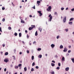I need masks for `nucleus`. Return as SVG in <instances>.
Here are the masks:
<instances>
[{
  "instance_id": "1",
  "label": "nucleus",
  "mask_w": 74,
  "mask_h": 74,
  "mask_svg": "<svg viewBox=\"0 0 74 74\" xmlns=\"http://www.w3.org/2000/svg\"><path fill=\"white\" fill-rule=\"evenodd\" d=\"M49 17L50 18L49 19V21L51 22L52 20V16L51 14H50L49 15Z\"/></svg>"
},
{
  "instance_id": "2",
  "label": "nucleus",
  "mask_w": 74,
  "mask_h": 74,
  "mask_svg": "<svg viewBox=\"0 0 74 74\" xmlns=\"http://www.w3.org/2000/svg\"><path fill=\"white\" fill-rule=\"evenodd\" d=\"M37 12H38V13H39V14L40 16H41L42 15V13H41V11H38Z\"/></svg>"
},
{
  "instance_id": "3",
  "label": "nucleus",
  "mask_w": 74,
  "mask_h": 74,
  "mask_svg": "<svg viewBox=\"0 0 74 74\" xmlns=\"http://www.w3.org/2000/svg\"><path fill=\"white\" fill-rule=\"evenodd\" d=\"M66 21V16H65L63 20V22L64 23Z\"/></svg>"
},
{
  "instance_id": "4",
  "label": "nucleus",
  "mask_w": 74,
  "mask_h": 74,
  "mask_svg": "<svg viewBox=\"0 0 74 74\" xmlns=\"http://www.w3.org/2000/svg\"><path fill=\"white\" fill-rule=\"evenodd\" d=\"M63 51L65 52H67V48L65 47Z\"/></svg>"
},
{
  "instance_id": "5",
  "label": "nucleus",
  "mask_w": 74,
  "mask_h": 74,
  "mask_svg": "<svg viewBox=\"0 0 74 74\" xmlns=\"http://www.w3.org/2000/svg\"><path fill=\"white\" fill-rule=\"evenodd\" d=\"M51 47H52V48H53L55 47V45H53V44H52L51 45Z\"/></svg>"
},
{
  "instance_id": "6",
  "label": "nucleus",
  "mask_w": 74,
  "mask_h": 74,
  "mask_svg": "<svg viewBox=\"0 0 74 74\" xmlns=\"http://www.w3.org/2000/svg\"><path fill=\"white\" fill-rule=\"evenodd\" d=\"M74 18H71L69 20V21H73V20H74Z\"/></svg>"
},
{
  "instance_id": "7",
  "label": "nucleus",
  "mask_w": 74,
  "mask_h": 74,
  "mask_svg": "<svg viewBox=\"0 0 74 74\" xmlns=\"http://www.w3.org/2000/svg\"><path fill=\"white\" fill-rule=\"evenodd\" d=\"M69 25H71L73 24V22H69Z\"/></svg>"
},
{
  "instance_id": "8",
  "label": "nucleus",
  "mask_w": 74,
  "mask_h": 74,
  "mask_svg": "<svg viewBox=\"0 0 74 74\" xmlns=\"http://www.w3.org/2000/svg\"><path fill=\"white\" fill-rule=\"evenodd\" d=\"M33 28L32 27H29V30H32V29H33Z\"/></svg>"
},
{
  "instance_id": "9",
  "label": "nucleus",
  "mask_w": 74,
  "mask_h": 74,
  "mask_svg": "<svg viewBox=\"0 0 74 74\" xmlns=\"http://www.w3.org/2000/svg\"><path fill=\"white\" fill-rule=\"evenodd\" d=\"M69 70V67H67V68H66V69H65V70L66 71H68V70Z\"/></svg>"
},
{
  "instance_id": "10",
  "label": "nucleus",
  "mask_w": 74,
  "mask_h": 74,
  "mask_svg": "<svg viewBox=\"0 0 74 74\" xmlns=\"http://www.w3.org/2000/svg\"><path fill=\"white\" fill-rule=\"evenodd\" d=\"M60 49H62L63 48V45H61L60 47Z\"/></svg>"
},
{
  "instance_id": "11",
  "label": "nucleus",
  "mask_w": 74,
  "mask_h": 74,
  "mask_svg": "<svg viewBox=\"0 0 74 74\" xmlns=\"http://www.w3.org/2000/svg\"><path fill=\"white\" fill-rule=\"evenodd\" d=\"M21 23H25V21H23V20L21 19Z\"/></svg>"
},
{
  "instance_id": "12",
  "label": "nucleus",
  "mask_w": 74,
  "mask_h": 74,
  "mask_svg": "<svg viewBox=\"0 0 74 74\" xmlns=\"http://www.w3.org/2000/svg\"><path fill=\"white\" fill-rule=\"evenodd\" d=\"M31 27H32L33 29V28H35L36 27V26L35 25H32Z\"/></svg>"
},
{
  "instance_id": "13",
  "label": "nucleus",
  "mask_w": 74,
  "mask_h": 74,
  "mask_svg": "<svg viewBox=\"0 0 74 74\" xmlns=\"http://www.w3.org/2000/svg\"><path fill=\"white\" fill-rule=\"evenodd\" d=\"M37 35H38V34H37V31H36V32H35V36H37Z\"/></svg>"
},
{
  "instance_id": "14",
  "label": "nucleus",
  "mask_w": 74,
  "mask_h": 74,
  "mask_svg": "<svg viewBox=\"0 0 74 74\" xmlns=\"http://www.w3.org/2000/svg\"><path fill=\"white\" fill-rule=\"evenodd\" d=\"M8 61V60L7 59H5L4 60V62H7Z\"/></svg>"
},
{
  "instance_id": "15",
  "label": "nucleus",
  "mask_w": 74,
  "mask_h": 74,
  "mask_svg": "<svg viewBox=\"0 0 74 74\" xmlns=\"http://www.w3.org/2000/svg\"><path fill=\"white\" fill-rule=\"evenodd\" d=\"M19 37H21L22 36V33H19Z\"/></svg>"
},
{
  "instance_id": "16",
  "label": "nucleus",
  "mask_w": 74,
  "mask_h": 74,
  "mask_svg": "<svg viewBox=\"0 0 74 74\" xmlns=\"http://www.w3.org/2000/svg\"><path fill=\"white\" fill-rule=\"evenodd\" d=\"M5 55H8V52H6L5 53Z\"/></svg>"
},
{
  "instance_id": "17",
  "label": "nucleus",
  "mask_w": 74,
  "mask_h": 74,
  "mask_svg": "<svg viewBox=\"0 0 74 74\" xmlns=\"http://www.w3.org/2000/svg\"><path fill=\"white\" fill-rule=\"evenodd\" d=\"M24 70L25 71H27V68L26 67H25L24 68Z\"/></svg>"
},
{
  "instance_id": "18",
  "label": "nucleus",
  "mask_w": 74,
  "mask_h": 74,
  "mask_svg": "<svg viewBox=\"0 0 74 74\" xmlns=\"http://www.w3.org/2000/svg\"><path fill=\"white\" fill-rule=\"evenodd\" d=\"M51 64L52 66L53 67V66H55V64L53 63H51Z\"/></svg>"
},
{
  "instance_id": "19",
  "label": "nucleus",
  "mask_w": 74,
  "mask_h": 74,
  "mask_svg": "<svg viewBox=\"0 0 74 74\" xmlns=\"http://www.w3.org/2000/svg\"><path fill=\"white\" fill-rule=\"evenodd\" d=\"M73 63H74V58H72L71 59Z\"/></svg>"
},
{
  "instance_id": "20",
  "label": "nucleus",
  "mask_w": 74,
  "mask_h": 74,
  "mask_svg": "<svg viewBox=\"0 0 74 74\" xmlns=\"http://www.w3.org/2000/svg\"><path fill=\"white\" fill-rule=\"evenodd\" d=\"M17 35H18V34L16 32H15L14 33V35L15 36H17Z\"/></svg>"
},
{
  "instance_id": "21",
  "label": "nucleus",
  "mask_w": 74,
  "mask_h": 74,
  "mask_svg": "<svg viewBox=\"0 0 74 74\" xmlns=\"http://www.w3.org/2000/svg\"><path fill=\"white\" fill-rule=\"evenodd\" d=\"M37 3H41V1H37Z\"/></svg>"
},
{
  "instance_id": "22",
  "label": "nucleus",
  "mask_w": 74,
  "mask_h": 74,
  "mask_svg": "<svg viewBox=\"0 0 74 74\" xmlns=\"http://www.w3.org/2000/svg\"><path fill=\"white\" fill-rule=\"evenodd\" d=\"M48 8H49V10H51V9L52 8L51 6H49L48 7Z\"/></svg>"
},
{
  "instance_id": "23",
  "label": "nucleus",
  "mask_w": 74,
  "mask_h": 74,
  "mask_svg": "<svg viewBox=\"0 0 74 74\" xmlns=\"http://www.w3.org/2000/svg\"><path fill=\"white\" fill-rule=\"evenodd\" d=\"M64 59H65L64 57H63L62 58V61H64Z\"/></svg>"
},
{
  "instance_id": "24",
  "label": "nucleus",
  "mask_w": 74,
  "mask_h": 74,
  "mask_svg": "<svg viewBox=\"0 0 74 74\" xmlns=\"http://www.w3.org/2000/svg\"><path fill=\"white\" fill-rule=\"evenodd\" d=\"M38 57L39 58H41L42 57V55H39L38 56Z\"/></svg>"
},
{
  "instance_id": "25",
  "label": "nucleus",
  "mask_w": 74,
  "mask_h": 74,
  "mask_svg": "<svg viewBox=\"0 0 74 74\" xmlns=\"http://www.w3.org/2000/svg\"><path fill=\"white\" fill-rule=\"evenodd\" d=\"M47 11H50L51 12V10L50 9H49V8H47Z\"/></svg>"
},
{
  "instance_id": "26",
  "label": "nucleus",
  "mask_w": 74,
  "mask_h": 74,
  "mask_svg": "<svg viewBox=\"0 0 74 74\" xmlns=\"http://www.w3.org/2000/svg\"><path fill=\"white\" fill-rule=\"evenodd\" d=\"M34 65H35V63H34V62L32 64V66H34Z\"/></svg>"
},
{
  "instance_id": "27",
  "label": "nucleus",
  "mask_w": 74,
  "mask_h": 74,
  "mask_svg": "<svg viewBox=\"0 0 74 74\" xmlns=\"http://www.w3.org/2000/svg\"><path fill=\"white\" fill-rule=\"evenodd\" d=\"M32 60H34V56H32Z\"/></svg>"
},
{
  "instance_id": "28",
  "label": "nucleus",
  "mask_w": 74,
  "mask_h": 74,
  "mask_svg": "<svg viewBox=\"0 0 74 74\" xmlns=\"http://www.w3.org/2000/svg\"><path fill=\"white\" fill-rule=\"evenodd\" d=\"M54 15H58V13L57 12H56L54 13Z\"/></svg>"
},
{
  "instance_id": "29",
  "label": "nucleus",
  "mask_w": 74,
  "mask_h": 74,
  "mask_svg": "<svg viewBox=\"0 0 74 74\" xmlns=\"http://www.w3.org/2000/svg\"><path fill=\"white\" fill-rule=\"evenodd\" d=\"M27 37L28 39H29V35L28 34L27 35Z\"/></svg>"
},
{
  "instance_id": "30",
  "label": "nucleus",
  "mask_w": 74,
  "mask_h": 74,
  "mask_svg": "<svg viewBox=\"0 0 74 74\" xmlns=\"http://www.w3.org/2000/svg\"><path fill=\"white\" fill-rule=\"evenodd\" d=\"M11 27H8V29H9V30H11Z\"/></svg>"
},
{
  "instance_id": "31",
  "label": "nucleus",
  "mask_w": 74,
  "mask_h": 74,
  "mask_svg": "<svg viewBox=\"0 0 74 74\" xmlns=\"http://www.w3.org/2000/svg\"><path fill=\"white\" fill-rule=\"evenodd\" d=\"M39 30L40 31V32H41V31H42V29H41L40 28H39Z\"/></svg>"
},
{
  "instance_id": "32",
  "label": "nucleus",
  "mask_w": 74,
  "mask_h": 74,
  "mask_svg": "<svg viewBox=\"0 0 74 74\" xmlns=\"http://www.w3.org/2000/svg\"><path fill=\"white\" fill-rule=\"evenodd\" d=\"M41 50V49L40 48H38V51H40Z\"/></svg>"
},
{
  "instance_id": "33",
  "label": "nucleus",
  "mask_w": 74,
  "mask_h": 74,
  "mask_svg": "<svg viewBox=\"0 0 74 74\" xmlns=\"http://www.w3.org/2000/svg\"><path fill=\"white\" fill-rule=\"evenodd\" d=\"M12 57L14 58L13 59H14V60H15V56H13Z\"/></svg>"
},
{
  "instance_id": "34",
  "label": "nucleus",
  "mask_w": 74,
  "mask_h": 74,
  "mask_svg": "<svg viewBox=\"0 0 74 74\" xmlns=\"http://www.w3.org/2000/svg\"><path fill=\"white\" fill-rule=\"evenodd\" d=\"M65 30V31H66V32H68V31H69V29H66Z\"/></svg>"
},
{
  "instance_id": "35",
  "label": "nucleus",
  "mask_w": 74,
  "mask_h": 74,
  "mask_svg": "<svg viewBox=\"0 0 74 74\" xmlns=\"http://www.w3.org/2000/svg\"><path fill=\"white\" fill-rule=\"evenodd\" d=\"M60 69V67H58L56 68V69H57V70H59Z\"/></svg>"
},
{
  "instance_id": "36",
  "label": "nucleus",
  "mask_w": 74,
  "mask_h": 74,
  "mask_svg": "<svg viewBox=\"0 0 74 74\" xmlns=\"http://www.w3.org/2000/svg\"><path fill=\"white\" fill-rule=\"evenodd\" d=\"M18 67L19 66H15V69H18Z\"/></svg>"
},
{
  "instance_id": "37",
  "label": "nucleus",
  "mask_w": 74,
  "mask_h": 74,
  "mask_svg": "<svg viewBox=\"0 0 74 74\" xmlns=\"http://www.w3.org/2000/svg\"><path fill=\"white\" fill-rule=\"evenodd\" d=\"M31 71H34V69L33 68H32L31 69Z\"/></svg>"
},
{
  "instance_id": "38",
  "label": "nucleus",
  "mask_w": 74,
  "mask_h": 74,
  "mask_svg": "<svg viewBox=\"0 0 74 74\" xmlns=\"http://www.w3.org/2000/svg\"><path fill=\"white\" fill-rule=\"evenodd\" d=\"M21 66H22V64H18V67H21Z\"/></svg>"
},
{
  "instance_id": "39",
  "label": "nucleus",
  "mask_w": 74,
  "mask_h": 74,
  "mask_svg": "<svg viewBox=\"0 0 74 74\" xmlns=\"http://www.w3.org/2000/svg\"><path fill=\"white\" fill-rule=\"evenodd\" d=\"M2 21L3 22H4L5 21V18H3L2 19Z\"/></svg>"
},
{
  "instance_id": "40",
  "label": "nucleus",
  "mask_w": 74,
  "mask_h": 74,
  "mask_svg": "<svg viewBox=\"0 0 74 74\" xmlns=\"http://www.w3.org/2000/svg\"><path fill=\"white\" fill-rule=\"evenodd\" d=\"M58 66H59V67H60V63H59L58 64Z\"/></svg>"
},
{
  "instance_id": "41",
  "label": "nucleus",
  "mask_w": 74,
  "mask_h": 74,
  "mask_svg": "<svg viewBox=\"0 0 74 74\" xmlns=\"http://www.w3.org/2000/svg\"><path fill=\"white\" fill-rule=\"evenodd\" d=\"M2 10H5V8L3 7L2 8Z\"/></svg>"
},
{
  "instance_id": "42",
  "label": "nucleus",
  "mask_w": 74,
  "mask_h": 74,
  "mask_svg": "<svg viewBox=\"0 0 74 74\" xmlns=\"http://www.w3.org/2000/svg\"><path fill=\"white\" fill-rule=\"evenodd\" d=\"M52 63H53V62L54 63H55V62L53 60H52Z\"/></svg>"
},
{
  "instance_id": "43",
  "label": "nucleus",
  "mask_w": 74,
  "mask_h": 74,
  "mask_svg": "<svg viewBox=\"0 0 74 74\" xmlns=\"http://www.w3.org/2000/svg\"><path fill=\"white\" fill-rule=\"evenodd\" d=\"M0 31L2 32V31L1 30V27H0Z\"/></svg>"
},
{
  "instance_id": "44",
  "label": "nucleus",
  "mask_w": 74,
  "mask_h": 74,
  "mask_svg": "<svg viewBox=\"0 0 74 74\" xmlns=\"http://www.w3.org/2000/svg\"><path fill=\"white\" fill-rule=\"evenodd\" d=\"M36 68L37 69H38V66H36Z\"/></svg>"
},
{
  "instance_id": "45",
  "label": "nucleus",
  "mask_w": 74,
  "mask_h": 74,
  "mask_svg": "<svg viewBox=\"0 0 74 74\" xmlns=\"http://www.w3.org/2000/svg\"><path fill=\"white\" fill-rule=\"evenodd\" d=\"M59 38V36H57V39H58V38Z\"/></svg>"
},
{
  "instance_id": "46",
  "label": "nucleus",
  "mask_w": 74,
  "mask_h": 74,
  "mask_svg": "<svg viewBox=\"0 0 74 74\" xmlns=\"http://www.w3.org/2000/svg\"><path fill=\"white\" fill-rule=\"evenodd\" d=\"M27 53H29V50H27Z\"/></svg>"
},
{
  "instance_id": "47",
  "label": "nucleus",
  "mask_w": 74,
  "mask_h": 74,
  "mask_svg": "<svg viewBox=\"0 0 74 74\" xmlns=\"http://www.w3.org/2000/svg\"><path fill=\"white\" fill-rule=\"evenodd\" d=\"M71 11H74V8L72 9L71 10Z\"/></svg>"
},
{
  "instance_id": "48",
  "label": "nucleus",
  "mask_w": 74,
  "mask_h": 74,
  "mask_svg": "<svg viewBox=\"0 0 74 74\" xmlns=\"http://www.w3.org/2000/svg\"><path fill=\"white\" fill-rule=\"evenodd\" d=\"M61 10L63 11V10H64V8H61Z\"/></svg>"
},
{
  "instance_id": "49",
  "label": "nucleus",
  "mask_w": 74,
  "mask_h": 74,
  "mask_svg": "<svg viewBox=\"0 0 74 74\" xmlns=\"http://www.w3.org/2000/svg\"><path fill=\"white\" fill-rule=\"evenodd\" d=\"M70 52H71V50H70L68 51V53H69Z\"/></svg>"
},
{
  "instance_id": "50",
  "label": "nucleus",
  "mask_w": 74,
  "mask_h": 74,
  "mask_svg": "<svg viewBox=\"0 0 74 74\" xmlns=\"http://www.w3.org/2000/svg\"><path fill=\"white\" fill-rule=\"evenodd\" d=\"M52 74H55V72H54V71H53L52 73Z\"/></svg>"
},
{
  "instance_id": "51",
  "label": "nucleus",
  "mask_w": 74,
  "mask_h": 74,
  "mask_svg": "<svg viewBox=\"0 0 74 74\" xmlns=\"http://www.w3.org/2000/svg\"><path fill=\"white\" fill-rule=\"evenodd\" d=\"M7 70V69L6 68H5L4 69V71H5Z\"/></svg>"
},
{
  "instance_id": "52",
  "label": "nucleus",
  "mask_w": 74,
  "mask_h": 74,
  "mask_svg": "<svg viewBox=\"0 0 74 74\" xmlns=\"http://www.w3.org/2000/svg\"><path fill=\"white\" fill-rule=\"evenodd\" d=\"M25 33H27V30H25Z\"/></svg>"
},
{
  "instance_id": "53",
  "label": "nucleus",
  "mask_w": 74,
  "mask_h": 74,
  "mask_svg": "<svg viewBox=\"0 0 74 74\" xmlns=\"http://www.w3.org/2000/svg\"><path fill=\"white\" fill-rule=\"evenodd\" d=\"M36 41H35V42H33V44H36Z\"/></svg>"
},
{
  "instance_id": "54",
  "label": "nucleus",
  "mask_w": 74,
  "mask_h": 74,
  "mask_svg": "<svg viewBox=\"0 0 74 74\" xmlns=\"http://www.w3.org/2000/svg\"><path fill=\"white\" fill-rule=\"evenodd\" d=\"M34 8V9H36L35 8V5L34 6V7L33 8Z\"/></svg>"
},
{
  "instance_id": "55",
  "label": "nucleus",
  "mask_w": 74,
  "mask_h": 74,
  "mask_svg": "<svg viewBox=\"0 0 74 74\" xmlns=\"http://www.w3.org/2000/svg\"><path fill=\"white\" fill-rule=\"evenodd\" d=\"M55 58H58V56L57 55L55 56Z\"/></svg>"
},
{
  "instance_id": "56",
  "label": "nucleus",
  "mask_w": 74,
  "mask_h": 74,
  "mask_svg": "<svg viewBox=\"0 0 74 74\" xmlns=\"http://www.w3.org/2000/svg\"><path fill=\"white\" fill-rule=\"evenodd\" d=\"M29 17H32V15H30Z\"/></svg>"
},
{
  "instance_id": "57",
  "label": "nucleus",
  "mask_w": 74,
  "mask_h": 74,
  "mask_svg": "<svg viewBox=\"0 0 74 74\" xmlns=\"http://www.w3.org/2000/svg\"><path fill=\"white\" fill-rule=\"evenodd\" d=\"M69 48H71V46H69Z\"/></svg>"
},
{
  "instance_id": "58",
  "label": "nucleus",
  "mask_w": 74,
  "mask_h": 74,
  "mask_svg": "<svg viewBox=\"0 0 74 74\" xmlns=\"http://www.w3.org/2000/svg\"><path fill=\"white\" fill-rule=\"evenodd\" d=\"M21 54H22V52H20V53H19V54H20V55H21Z\"/></svg>"
},
{
  "instance_id": "59",
  "label": "nucleus",
  "mask_w": 74,
  "mask_h": 74,
  "mask_svg": "<svg viewBox=\"0 0 74 74\" xmlns=\"http://www.w3.org/2000/svg\"><path fill=\"white\" fill-rule=\"evenodd\" d=\"M8 73V71H7L6 73V74H7Z\"/></svg>"
},
{
  "instance_id": "60",
  "label": "nucleus",
  "mask_w": 74,
  "mask_h": 74,
  "mask_svg": "<svg viewBox=\"0 0 74 74\" xmlns=\"http://www.w3.org/2000/svg\"><path fill=\"white\" fill-rule=\"evenodd\" d=\"M68 8H67L66 9V10H68Z\"/></svg>"
},
{
  "instance_id": "61",
  "label": "nucleus",
  "mask_w": 74,
  "mask_h": 74,
  "mask_svg": "<svg viewBox=\"0 0 74 74\" xmlns=\"http://www.w3.org/2000/svg\"><path fill=\"white\" fill-rule=\"evenodd\" d=\"M3 47H5V45H3Z\"/></svg>"
},
{
  "instance_id": "62",
  "label": "nucleus",
  "mask_w": 74,
  "mask_h": 74,
  "mask_svg": "<svg viewBox=\"0 0 74 74\" xmlns=\"http://www.w3.org/2000/svg\"><path fill=\"white\" fill-rule=\"evenodd\" d=\"M3 51H1V54H3Z\"/></svg>"
},
{
  "instance_id": "63",
  "label": "nucleus",
  "mask_w": 74,
  "mask_h": 74,
  "mask_svg": "<svg viewBox=\"0 0 74 74\" xmlns=\"http://www.w3.org/2000/svg\"><path fill=\"white\" fill-rule=\"evenodd\" d=\"M22 43H23V44H24L25 43V42L23 41H22Z\"/></svg>"
},
{
  "instance_id": "64",
  "label": "nucleus",
  "mask_w": 74,
  "mask_h": 74,
  "mask_svg": "<svg viewBox=\"0 0 74 74\" xmlns=\"http://www.w3.org/2000/svg\"><path fill=\"white\" fill-rule=\"evenodd\" d=\"M14 52H15L16 51V49H14Z\"/></svg>"
}]
</instances>
